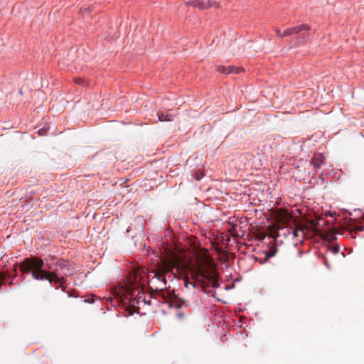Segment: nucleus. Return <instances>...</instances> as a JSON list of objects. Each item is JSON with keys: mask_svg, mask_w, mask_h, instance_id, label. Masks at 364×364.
<instances>
[{"mask_svg": "<svg viewBox=\"0 0 364 364\" xmlns=\"http://www.w3.org/2000/svg\"><path fill=\"white\" fill-rule=\"evenodd\" d=\"M351 229L355 232H363L364 230V225L356 221L352 224Z\"/></svg>", "mask_w": 364, "mask_h": 364, "instance_id": "14", "label": "nucleus"}, {"mask_svg": "<svg viewBox=\"0 0 364 364\" xmlns=\"http://www.w3.org/2000/svg\"><path fill=\"white\" fill-rule=\"evenodd\" d=\"M48 130V127L44 126L43 128L39 129L37 132L39 136H45L47 135Z\"/></svg>", "mask_w": 364, "mask_h": 364, "instance_id": "16", "label": "nucleus"}, {"mask_svg": "<svg viewBox=\"0 0 364 364\" xmlns=\"http://www.w3.org/2000/svg\"><path fill=\"white\" fill-rule=\"evenodd\" d=\"M165 269L167 273L168 272L173 274L174 277H176V273L174 272V269H176L177 271L180 270V267L175 264L168 265L167 267H165Z\"/></svg>", "mask_w": 364, "mask_h": 364, "instance_id": "13", "label": "nucleus"}, {"mask_svg": "<svg viewBox=\"0 0 364 364\" xmlns=\"http://www.w3.org/2000/svg\"><path fill=\"white\" fill-rule=\"evenodd\" d=\"M293 233H294V236H296V235H297L296 231H293Z\"/></svg>", "mask_w": 364, "mask_h": 364, "instance_id": "28", "label": "nucleus"}, {"mask_svg": "<svg viewBox=\"0 0 364 364\" xmlns=\"http://www.w3.org/2000/svg\"><path fill=\"white\" fill-rule=\"evenodd\" d=\"M298 255H299V257H301V251H299V252H298Z\"/></svg>", "mask_w": 364, "mask_h": 364, "instance_id": "29", "label": "nucleus"}, {"mask_svg": "<svg viewBox=\"0 0 364 364\" xmlns=\"http://www.w3.org/2000/svg\"><path fill=\"white\" fill-rule=\"evenodd\" d=\"M240 68L238 67H235L232 65L228 66V74L230 73H239L240 72Z\"/></svg>", "mask_w": 364, "mask_h": 364, "instance_id": "15", "label": "nucleus"}, {"mask_svg": "<svg viewBox=\"0 0 364 364\" xmlns=\"http://www.w3.org/2000/svg\"><path fill=\"white\" fill-rule=\"evenodd\" d=\"M310 30V27L306 25V24H301V25H299V26H296L295 27H293V28H287L286 29L284 32H283V36H291L292 35L293 33H298L302 31H309Z\"/></svg>", "mask_w": 364, "mask_h": 364, "instance_id": "5", "label": "nucleus"}, {"mask_svg": "<svg viewBox=\"0 0 364 364\" xmlns=\"http://www.w3.org/2000/svg\"><path fill=\"white\" fill-rule=\"evenodd\" d=\"M155 277L158 280L163 282L165 285L166 284L167 281L164 274L158 273L155 274Z\"/></svg>", "mask_w": 364, "mask_h": 364, "instance_id": "17", "label": "nucleus"}, {"mask_svg": "<svg viewBox=\"0 0 364 364\" xmlns=\"http://www.w3.org/2000/svg\"><path fill=\"white\" fill-rule=\"evenodd\" d=\"M10 278H11L10 273L7 272H0V288L2 285H5L6 284V280Z\"/></svg>", "mask_w": 364, "mask_h": 364, "instance_id": "7", "label": "nucleus"}, {"mask_svg": "<svg viewBox=\"0 0 364 364\" xmlns=\"http://www.w3.org/2000/svg\"><path fill=\"white\" fill-rule=\"evenodd\" d=\"M331 250L333 255H336L340 251V247L338 245H333L331 247Z\"/></svg>", "mask_w": 364, "mask_h": 364, "instance_id": "19", "label": "nucleus"}, {"mask_svg": "<svg viewBox=\"0 0 364 364\" xmlns=\"http://www.w3.org/2000/svg\"><path fill=\"white\" fill-rule=\"evenodd\" d=\"M191 180L200 181L204 176V173L202 170H197L191 173Z\"/></svg>", "mask_w": 364, "mask_h": 364, "instance_id": "12", "label": "nucleus"}, {"mask_svg": "<svg viewBox=\"0 0 364 364\" xmlns=\"http://www.w3.org/2000/svg\"><path fill=\"white\" fill-rule=\"evenodd\" d=\"M157 116L160 122H169L172 120L175 114L173 110L168 109L166 111H159L157 113Z\"/></svg>", "mask_w": 364, "mask_h": 364, "instance_id": "6", "label": "nucleus"}, {"mask_svg": "<svg viewBox=\"0 0 364 364\" xmlns=\"http://www.w3.org/2000/svg\"><path fill=\"white\" fill-rule=\"evenodd\" d=\"M186 4L188 6H193L195 7H198L200 10H205V9H208L212 7L213 6V4H217V2L216 1L204 2V1H199L197 0H194V1H189Z\"/></svg>", "mask_w": 364, "mask_h": 364, "instance_id": "4", "label": "nucleus"}, {"mask_svg": "<svg viewBox=\"0 0 364 364\" xmlns=\"http://www.w3.org/2000/svg\"><path fill=\"white\" fill-rule=\"evenodd\" d=\"M90 11H91V9L90 8H85V9L81 8V9H80V11L82 12V14H85V12L89 13Z\"/></svg>", "mask_w": 364, "mask_h": 364, "instance_id": "21", "label": "nucleus"}, {"mask_svg": "<svg viewBox=\"0 0 364 364\" xmlns=\"http://www.w3.org/2000/svg\"><path fill=\"white\" fill-rule=\"evenodd\" d=\"M183 281H184V286H185L186 288L188 289L189 287L191 286L193 289H196L197 288L198 291L200 292V290L198 288V285L197 284V282H198L197 281L191 282L188 277L184 278Z\"/></svg>", "mask_w": 364, "mask_h": 364, "instance_id": "9", "label": "nucleus"}, {"mask_svg": "<svg viewBox=\"0 0 364 364\" xmlns=\"http://www.w3.org/2000/svg\"><path fill=\"white\" fill-rule=\"evenodd\" d=\"M276 33H277V35L279 37H284V36H283V33H282L280 30L279 29H277L276 30Z\"/></svg>", "mask_w": 364, "mask_h": 364, "instance_id": "23", "label": "nucleus"}, {"mask_svg": "<svg viewBox=\"0 0 364 364\" xmlns=\"http://www.w3.org/2000/svg\"><path fill=\"white\" fill-rule=\"evenodd\" d=\"M15 277H16V274L14 277H12L11 280L8 283V285L9 287L12 285Z\"/></svg>", "mask_w": 364, "mask_h": 364, "instance_id": "25", "label": "nucleus"}, {"mask_svg": "<svg viewBox=\"0 0 364 364\" xmlns=\"http://www.w3.org/2000/svg\"><path fill=\"white\" fill-rule=\"evenodd\" d=\"M325 162V156L323 154L321 153H316L314 154L311 159V164L315 169V173H317L318 169H319L322 165H323Z\"/></svg>", "mask_w": 364, "mask_h": 364, "instance_id": "3", "label": "nucleus"}, {"mask_svg": "<svg viewBox=\"0 0 364 364\" xmlns=\"http://www.w3.org/2000/svg\"><path fill=\"white\" fill-rule=\"evenodd\" d=\"M186 305V301L182 299H176L173 301L170 302V307H175L176 309H181L182 306Z\"/></svg>", "mask_w": 364, "mask_h": 364, "instance_id": "8", "label": "nucleus"}, {"mask_svg": "<svg viewBox=\"0 0 364 364\" xmlns=\"http://www.w3.org/2000/svg\"><path fill=\"white\" fill-rule=\"evenodd\" d=\"M176 316H177L178 318L181 319V318H183V316H184V314H183V313H182V312H178V313L176 314Z\"/></svg>", "mask_w": 364, "mask_h": 364, "instance_id": "22", "label": "nucleus"}, {"mask_svg": "<svg viewBox=\"0 0 364 364\" xmlns=\"http://www.w3.org/2000/svg\"><path fill=\"white\" fill-rule=\"evenodd\" d=\"M131 229H132V228H131V226H129V227H128V228H127V232H129V231L131 230Z\"/></svg>", "mask_w": 364, "mask_h": 364, "instance_id": "27", "label": "nucleus"}, {"mask_svg": "<svg viewBox=\"0 0 364 364\" xmlns=\"http://www.w3.org/2000/svg\"><path fill=\"white\" fill-rule=\"evenodd\" d=\"M85 302L93 303V302H94V300L90 301L89 299H85Z\"/></svg>", "mask_w": 364, "mask_h": 364, "instance_id": "26", "label": "nucleus"}, {"mask_svg": "<svg viewBox=\"0 0 364 364\" xmlns=\"http://www.w3.org/2000/svg\"><path fill=\"white\" fill-rule=\"evenodd\" d=\"M218 71L223 74H228V67L220 65L218 67Z\"/></svg>", "mask_w": 364, "mask_h": 364, "instance_id": "18", "label": "nucleus"}, {"mask_svg": "<svg viewBox=\"0 0 364 364\" xmlns=\"http://www.w3.org/2000/svg\"><path fill=\"white\" fill-rule=\"evenodd\" d=\"M191 275L194 281H197L200 284V289L208 286L214 289L219 287V275L212 264L194 267Z\"/></svg>", "mask_w": 364, "mask_h": 364, "instance_id": "2", "label": "nucleus"}, {"mask_svg": "<svg viewBox=\"0 0 364 364\" xmlns=\"http://www.w3.org/2000/svg\"><path fill=\"white\" fill-rule=\"evenodd\" d=\"M74 80H75V82L77 83V84H79V85L84 84V80L83 79L75 78Z\"/></svg>", "mask_w": 364, "mask_h": 364, "instance_id": "20", "label": "nucleus"}, {"mask_svg": "<svg viewBox=\"0 0 364 364\" xmlns=\"http://www.w3.org/2000/svg\"><path fill=\"white\" fill-rule=\"evenodd\" d=\"M276 252H277L276 248L271 249L269 251H265L264 252V255H265L263 261L261 262V263H263V262L267 261L272 257H274L276 255Z\"/></svg>", "mask_w": 364, "mask_h": 364, "instance_id": "10", "label": "nucleus"}, {"mask_svg": "<svg viewBox=\"0 0 364 364\" xmlns=\"http://www.w3.org/2000/svg\"><path fill=\"white\" fill-rule=\"evenodd\" d=\"M19 269L23 273H31L32 277L36 280H47L50 283L58 284L60 287H63L65 282V277L73 273L68 262L63 259L47 263L46 269H44L43 259L26 258L19 264Z\"/></svg>", "mask_w": 364, "mask_h": 364, "instance_id": "1", "label": "nucleus"}, {"mask_svg": "<svg viewBox=\"0 0 364 364\" xmlns=\"http://www.w3.org/2000/svg\"><path fill=\"white\" fill-rule=\"evenodd\" d=\"M323 264H324V265H325L327 268H328V269L330 268V267H329V264H328V262H327V260H326V258H324V259H323Z\"/></svg>", "mask_w": 364, "mask_h": 364, "instance_id": "24", "label": "nucleus"}, {"mask_svg": "<svg viewBox=\"0 0 364 364\" xmlns=\"http://www.w3.org/2000/svg\"><path fill=\"white\" fill-rule=\"evenodd\" d=\"M136 299L137 304L144 302L145 304L151 305V300H146V296L144 293H139Z\"/></svg>", "mask_w": 364, "mask_h": 364, "instance_id": "11", "label": "nucleus"}]
</instances>
